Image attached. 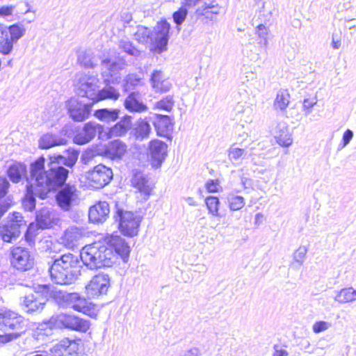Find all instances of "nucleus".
I'll use <instances>...</instances> for the list:
<instances>
[{"label":"nucleus","mask_w":356,"mask_h":356,"mask_svg":"<svg viewBox=\"0 0 356 356\" xmlns=\"http://www.w3.org/2000/svg\"><path fill=\"white\" fill-rule=\"evenodd\" d=\"M45 159H38L31 166V175L35 179L34 184L27 186L23 202L25 207L33 209L35 207V197L45 199L50 192L57 190L67 179L69 171L63 166L44 170Z\"/></svg>","instance_id":"1"},{"label":"nucleus","mask_w":356,"mask_h":356,"mask_svg":"<svg viewBox=\"0 0 356 356\" xmlns=\"http://www.w3.org/2000/svg\"><path fill=\"white\" fill-rule=\"evenodd\" d=\"M28 330L27 320L15 310L0 309V343H7L17 339Z\"/></svg>","instance_id":"2"},{"label":"nucleus","mask_w":356,"mask_h":356,"mask_svg":"<svg viewBox=\"0 0 356 356\" xmlns=\"http://www.w3.org/2000/svg\"><path fill=\"white\" fill-rule=\"evenodd\" d=\"M80 256L83 264L90 268L110 267L117 258L106 237L102 240L85 245Z\"/></svg>","instance_id":"3"},{"label":"nucleus","mask_w":356,"mask_h":356,"mask_svg":"<svg viewBox=\"0 0 356 356\" xmlns=\"http://www.w3.org/2000/svg\"><path fill=\"white\" fill-rule=\"evenodd\" d=\"M51 279L58 284H70L79 274V261L71 253L62 254L56 259L49 268Z\"/></svg>","instance_id":"4"},{"label":"nucleus","mask_w":356,"mask_h":356,"mask_svg":"<svg viewBox=\"0 0 356 356\" xmlns=\"http://www.w3.org/2000/svg\"><path fill=\"white\" fill-rule=\"evenodd\" d=\"M58 297H60V293H58L51 286L42 285L33 293L23 297L22 306L26 314H35L40 313L43 310L49 300L54 299L58 301Z\"/></svg>","instance_id":"5"},{"label":"nucleus","mask_w":356,"mask_h":356,"mask_svg":"<svg viewBox=\"0 0 356 356\" xmlns=\"http://www.w3.org/2000/svg\"><path fill=\"white\" fill-rule=\"evenodd\" d=\"M45 324L50 329H67L82 333L86 332L90 327L89 321L67 313L53 315Z\"/></svg>","instance_id":"6"},{"label":"nucleus","mask_w":356,"mask_h":356,"mask_svg":"<svg viewBox=\"0 0 356 356\" xmlns=\"http://www.w3.org/2000/svg\"><path fill=\"white\" fill-rule=\"evenodd\" d=\"M8 259L11 267L19 272L30 270L35 264L34 257L29 250L21 245L10 248Z\"/></svg>","instance_id":"7"},{"label":"nucleus","mask_w":356,"mask_h":356,"mask_svg":"<svg viewBox=\"0 0 356 356\" xmlns=\"http://www.w3.org/2000/svg\"><path fill=\"white\" fill-rule=\"evenodd\" d=\"M22 215L17 211L11 213L5 223L0 224V237L6 243H12L21 234V228L26 226Z\"/></svg>","instance_id":"8"},{"label":"nucleus","mask_w":356,"mask_h":356,"mask_svg":"<svg viewBox=\"0 0 356 356\" xmlns=\"http://www.w3.org/2000/svg\"><path fill=\"white\" fill-rule=\"evenodd\" d=\"M24 28L18 24L5 26L0 24V53L3 55L9 54L13 48V44L24 34Z\"/></svg>","instance_id":"9"},{"label":"nucleus","mask_w":356,"mask_h":356,"mask_svg":"<svg viewBox=\"0 0 356 356\" xmlns=\"http://www.w3.org/2000/svg\"><path fill=\"white\" fill-rule=\"evenodd\" d=\"M170 29V24L165 19H161L156 23L154 29V38L150 41V51L160 54L168 50Z\"/></svg>","instance_id":"10"},{"label":"nucleus","mask_w":356,"mask_h":356,"mask_svg":"<svg viewBox=\"0 0 356 356\" xmlns=\"http://www.w3.org/2000/svg\"><path fill=\"white\" fill-rule=\"evenodd\" d=\"M60 293V297L58 299H63L67 303L71 305L72 308L79 313H82L91 318H96L97 316V309L96 305L88 301L86 298L81 296L79 293H63L61 291H57Z\"/></svg>","instance_id":"11"},{"label":"nucleus","mask_w":356,"mask_h":356,"mask_svg":"<svg viewBox=\"0 0 356 356\" xmlns=\"http://www.w3.org/2000/svg\"><path fill=\"white\" fill-rule=\"evenodd\" d=\"M119 230L124 236L133 237L138 234L142 218L136 213L118 209Z\"/></svg>","instance_id":"12"},{"label":"nucleus","mask_w":356,"mask_h":356,"mask_svg":"<svg viewBox=\"0 0 356 356\" xmlns=\"http://www.w3.org/2000/svg\"><path fill=\"white\" fill-rule=\"evenodd\" d=\"M113 177V170L111 168L98 164L88 172L87 182L89 186L99 189L109 184Z\"/></svg>","instance_id":"13"},{"label":"nucleus","mask_w":356,"mask_h":356,"mask_svg":"<svg viewBox=\"0 0 356 356\" xmlns=\"http://www.w3.org/2000/svg\"><path fill=\"white\" fill-rule=\"evenodd\" d=\"M65 182L59 186L55 198L57 204L63 210L69 211L79 200L80 192L74 184Z\"/></svg>","instance_id":"14"},{"label":"nucleus","mask_w":356,"mask_h":356,"mask_svg":"<svg viewBox=\"0 0 356 356\" xmlns=\"http://www.w3.org/2000/svg\"><path fill=\"white\" fill-rule=\"evenodd\" d=\"M111 286L108 274L103 273L94 275L86 286V294L90 298H98L106 295Z\"/></svg>","instance_id":"15"},{"label":"nucleus","mask_w":356,"mask_h":356,"mask_svg":"<svg viewBox=\"0 0 356 356\" xmlns=\"http://www.w3.org/2000/svg\"><path fill=\"white\" fill-rule=\"evenodd\" d=\"M80 338H63L50 348L51 356H81L79 353Z\"/></svg>","instance_id":"16"},{"label":"nucleus","mask_w":356,"mask_h":356,"mask_svg":"<svg viewBox=\"0 0 356 356\" xmlns=\"http://www.w3.org/2000/svg\"><path fill=\"white\" fill-rule=\"evenodd\" d=\"M168 145L165 143L154 139L148 144L149 161L154 168H159L167 156Z\"/></svg>","instance_id":"17"},{"label":"nucleus","mask_w":356,"mask_h":356,"mask_svg":"<svg viewBox=\"0 0 356 356\" xmlns=\"http://www.w3.org/2000/svg\"><path fill=\"white\" fill-rule=\"evenodd\" d=\"M127 145L120 139H115L104 145L99 154L111 161H119L128 153Z\"/></svg>","instance_id":"18"},{"label":"nucleus","mask_w":356,"mask_h":356,"mask_svg":"<svg viewBox=\"0 0 356 356\" xmlns=\"http://www.w3.org/2000/svg\"><path fill=\"white\" fill-rule=\"evenodd\" d=\"M67 106L68 114L74 122H83L89 118L92 105L71 98L67 102Z\"/></svg>","instance_id":"19"},{"label":"nucleus","mask_w":356,"mask_h":356,"mask_svg":"<svg viewBox=\"0 0 356 356\" xmlns=\"http://www.w3.org/2000/svg\"><path fill=\"white\" fill-rule=\"evenodd\" d=\"M131 186L138 194V198L141 200H147L152 194L153 186L149 182L147 178L140 172L135 173L131 180Z\"/></svg>","instance_id":"20"},{"label":"nucleus","mask_w":356,"mask_h":356,"mask_svg":"<svg viewBox=\"0 0 356 356\" xmlns=\"http://www.w3.org/2000/svg\"><path fill=\"white\" fill-rule=\"evenodd\" d=\"M85 234L82 229L76 227L67 228L61 236L62 244L69 250H74L83 244Z\"/></svg>","instance_id":"21"},{"label":"nucleus","mask_w":356,"mask_h":356,"mask_svg":"<svg viewBox=\"0 0 356 356\" xmlns=\"http://www.w3.org/2000/svg\"><path fill=\"white\" fill-rule=\"evenodd\" d=\"M154 126L158 136L169 138L173 131L172 119L166 115L156 114Z\"/></svg>","instance_id":"22"},{"label":"nucleus","mask_w":356,"mask_h":356,"mask_svg":"<svg viewBox=\"0 0 356 356\" xmlns=\"http://www.w3.org/2000/svg\"><path fill=\"white\" fill-rule=\"evenodd\" d=\"M110 247L115 252V256H120L123 259L129 257L130 248L127 243L120 236L117 234H111L105 236Z\"/></svg>","instance_id":"23"},{"label":"nucleus","mask_w":356,"mask_h":356,"mask_svg":"<svg viewBox=\"0 0 356 356\" xmlns=\"http://www.w3.org/2000/svg\"><path fill=\"white\" fill-rule=\"evenodd\" d=\"M132 127V118L124 115L117 123L112 126L108 132V138L124 136Z\"/></svg>","instance_id":"24"},{"label":"nucleus","mask_w":356,"mask_h":356,"mask_svg":"<svg viewBox=\"0 0 356 356\" xmlns=\"http://www.w3.org/2000/svg\"><path fill=\"white\" fill-rule=\"evenodd\" d=\"M109 212L108 204L106 202H99L90 208L88 217L92 222H102L107 219Z\"/></svg>","instance_id":"25"},{"label":"nucleus","mask_w":356,"mask_h":356,"mask_svg":"<svg viewBox=\"0 0 356 356\" xmlns=\"http://www.w3.org/2000/svg\"><path fill=\"white\" fill-rule=\"evenodd\" d=\"M150 80L152 86L156 92L165 93L172 88L169 79L165 77L161 70H154Z\"/></svg>","instance_id":"26"},{"label":"nucleus","mask_w":356,"mask_h":356,"mask_svg":"<svg viewBox=\"0 0 356 356\" xmlns=\"http://www.w3.org/2000/svg\"><path fill=\"white\" fill-rule=\"evenodd\" d=\"M273 134L277 143L283 147H289L293 139L289 134L288 127L284 122H277L276 127L273 129Z\"/></svg>","instance_id":"27"},{"label":"nucleus","mask_w":356,"mask_h":356,"mask_svg":"<svg viewBox=\"0 0 356 356\" xmlns=\"http://www.w3.org/2000/svg\"><path fill=\"white\" fill-rule=\"evenodd\" d=\"M97 125L95 122H88L84 124L81 131L77 133L74 142L78 145H83L90 141L96 135Z\"/></svg>","instance_id":"28"},{"label":"nucleus","mask_w":356,"mask_h":356,"mask_svg":"<svg viewBox=\"0 0 356 356\" xmlns=\"http://www.w3.org/2000/svg\"><path fill=\"white\" fill-rule=\"evenodd\" d=\"M97 87L95 84L88 81H80L78 83L77 94L81 97H86L91 101L90 104H95Z\"/></svg>","instance_id":"29"},{"label":"nucleus","mask_w":356,"mask_h":356,"mask_svg":"<svg viewBox=\"0 0 356 356\" xmlns=\"http://www.w3.org/2000/svg\"><path fill=\"white\" fill-rule=\"evenodd\" d=\"M151 126L147 118H139L132 130V134L136 140H143L149 137Z\"/></svg>","instance_id":"30"},{"label":"nucleus","mask_w":356,"mask_h":356,"mask_svg":"<svg viewBox=\"0 0 356 356\" xmlns=\"http://www.w3.org/2000/svg\"><path fill=\"white\" fill-rule=\"evenodd\" d=\"M124 105L130 112L142 113L147 109V106L140 101L138 94L135 92L129 95Z\"/></svg>","instance_id":"31"},{"label":"nucleus","mask_w":356,"mask_h":356,"mask_svg":"<svg viewBox=\"0 0 356 356\" xmlns=\"http://www.w3.org/2000/svg\"><path fill=\"white\" fill-rule=\"evenodd\" d=\"M152 32L150 29L143 25H138L136 32L134 33L135 40L141 44L150 43Z\"/></svg>","instance_id":"32"},{"label":"nucleus","mask_w":356,"mask_h":356,"mask_svg":"<svg viewBox=\"0 0 356 356\" xmlns=\"http://www.w3.org/2000/svg\"><path fill=\"white\" fill-rule=\"evenodd\" d=\"M334 300L341 304L352 302L356 300V290L353 287L342 289L337 292Z\"/></svg>","instance_id":"33"},{"label":"nucleus","mask_w":356,"mask_h":356,"mask_svg":"<svg viewBox=\"0 0 356 356\" xmlns=\"http://www.w3.org/2000/svg\"><path fill=\"white\" fill-rule=\"evenodd\" d=\"M120 114L118 109L108 110L107 108H101L95 111V116L102 121L114 122Z\"/></svg>","instance_id":"34"},{"label":"nucleus","mask_w":356,"mask_h":356,"mask_svg":"<svg viewBox=\"0 0 356 356\" xmlns=\"http://www.w3.org/2000/svg\"><path fill=\"white\" fill-rule=\"evenodd\" d=\"M175 105L173 95H167L157 101L154 105V109L170 112Z\"/></svg>","instance_id":"35"},{"label":"nucleus","mask_w":356,"mask_h":356,"mask_svg":"<svg viewBox=\"0 0 356 356\" xmlns=\"http://www.w3.org/2000/svg\"><path fill=\"white\" fill-rule=\"evenodd\" d=\"M289 104V95L286 91L280 90L277 93L273 106L275 109L284 111Z\"/></svg>","instance_id":"36"},{"label":"nucleus","mask_w":356,"mask_h":356,"mask_svg":"<svg viewBox=\"0 0 356 356\" xmlns=\"http://www.w3.org/2000/svg\"><path fill=\"white\" fill-rule=\"evenodd\" d=\"M119 97L120 94L115 89L112 88H104L97 91L95 104L105 99L117 100Z\"/></svg>","instance_id":"37"},{"label":"nucleus","mask_w":356,"mask_h":356,"mask_svg":"<svg viewBox=\"0 0 356 356\" xmlns=\"http://www.w3.org/2000/svg\"><path fill=\"white\" fill-rule=\"evenodd\" d=\"M60 140H56L52 134H47L43 135L39 141V147L42 149H47L54 146L63 145Z\"/></svg>","instance_id":"38"},{"label":"nucleus","mask_w":356,"mask_h":356,"mask_svg":"<svg viewBox=\"0 0 356 356\" xmlns=\"http://www.w3.org/2000/svg\"><path fill=\"white\" fill-rule=\"evenodd\" d=\"M187 8H189L184 5V2L183 1L179 9L173 13V21L177 25H181L186 19L188 15Z\"/></svg>","instance_id":"39"},{"label":"nucleus","mask_w":356,"mask_h":356,"mask_svg":"<svg viewBox=\"0 0 356 356\" xmlns=\"http://www.w3.org/2000/svg\"><path fill=\"white\" fill-rule=\"evenodd\" d=\"M307 249L305 246H300L293 253V261L291 264L293 266L295 264H298L299 266H302L305 260Z\"/></svg>","instance_id":"40"},{"label":"nucleus","mask_w":356,"mask_h":356,"mask_svg":"<svg viewBox=\"0 0 356 356\" xmlns=\"http://www.w3.org/2000/svg\"><path fill=\"white\" fill-rule=\"evenodd\" d=\"M229 209L232 211H238L245 205V200L242 196L236 195L228 197Z\"/></svg>","instance_id":"41"},{"label":"nucleus","mask_w":356,"mask_h":356,"mask_svg":"<svg viewBox=\"0 0 356 356\" xmlns=\"http://www.w3.org/2000/svg\"><path fill=\"white\" fill-rule=\"evenodd\" d=\"M119 47L123 52L131 56L136 55L138 53L136 46L130 41L121 40Z\"/></svg>","instance_id":"42"},{"label":"nucleus","mask_w":356,"mask_h":356,"mask_svg":"<svg viewBox=\"0 0 356 356\" xmlns=\"http://www.w3.org/2000/svg\"><path fill=\"white\" fill-rule=\"evenodd\" d=\"M206 204L210 213L213 215L218 214L220 202L217 197L213 196L208 197L206 199Z\"/></svg>","instance_id":"43"},{"label":"nucleus","mask_w":356,"mask_h":356,"mask_svg":"<svg viewBox=\"0 0 356 356\" xmlns=\"http://www.w3.org/2000/svg\"><path fill=\"white\" fill-rule=\"evenodd\" d=\"M245 153V149L243 148L235 147L233 145L229 150V158L232 162H238Z\"/></svg>","instance_id":"44"},{"label":"nucleus","mask_w":356,"mask_h":356,"mask_svg":"<svg viewBox=\"0 0 356 356\" xmlns=\"http://www.w3.org/2000/svg\"><path fill=\"white\" fill-rule=\"evenodd\" d=\"M197 13L202 15H207L209 13L218 14L220 13V6L217 4H204L202 8L197 10Z\"/></svg>","instance_id":"45"},{"label":"nucleus","mask_w":356,"mask_h":356,"mask_svg":"<svg viewBox=\"0 0 356 356\" xmlns=\"http://www.w3.org/2000/svg\"><path fill=\"white\" fill-rule=\"evenodd\" d=\"M256 33L258 35L259 38L261 39L259 43H263L264 45H266L268 43L267 35H268V29L267 27L260 24L257 26Z\"/></svg>","instance_id":"46"},{"label":"nucleus","mask_w":356,"mask_h":356,"mask_svg":"<svg viewBox=\"0 0 356 356\" xmlns=\"http://www.w3.org/2000/svg\"><path fill=\"white\" fill-rule=\"evenodd\" d=\"M79 157V153L76 151L68 152V155L63 164L67 167L72 168L76 163Z\"/></svg>","instance_id":"47"},{"label":"nucleus","mask_w":356,"mask_h":356,"mask_svg":"<svg viewBox=\"0 0 356 356\" xmlns=\"http://www.w3.org/2000/svg\"><path fill=\"white\" fill-rule=\"evenodd\" d=\"M354 136L353 131L349 129H346L343 134L341 143L339 144V149H343L346 147Z\"/></svg>","instance_id":"48"},{"label":"nucleus","mask_w":356,"mask_h":356,"mask_svg":"<svg viewBox=\"0 0 356 356\" xmlns=\"http://www.w3.org/2000/svg\"><path fill=\"white\" fill-rule=\"evenodd\" d=\"M317 103V99L316 97H314L312 99H304L302 102V106H303V111H305V115H309L311 111L313 106L316 104Z\"/></svg>","instance_id":"49"},{"label":"nucleus","mask_w":356,"mask_h":356,"mask_svg":"<svg viewBox=\"0 0 356 356\" xmlns=\"http://www.w3.org/2000/svg\"><path fill=\"white\" fill-rule=\"evenodd\" d=\"M330 326V324L325 321H317L313 325V331L315 333H320L327 330Z\"/></svg>","instance_id":"50"},{"label":"nucleus","mask_w":356,"mask_h":356,"mask_svg":"<svg viewBox=\"0 0 356 356\" xmlns=\"http://www.w3.org/2000/svg\"><path fill=\"white\" fill-rule=\"evenodd\" d=\"M8 174L10 180L14 182H17L21 178V174L16 166H10L8 168Z\"/></svg>","instance_id":"51"},{"label":"nucleus","mask_w":356,"mask_h":356,"mask_svg":"<svg viewBox=\"0 0 356 356\" xmlns=\"http://www.w3.org/2000/svg\"><path fill=\"white\" fill-rule=\"evenodd\" d=\"M9 186V183L6 178L0 177V197L6 195Z\"/></svg>","instance_id":"52"},{"label":"nucleus","mask_w":356,"mask_h":356,"mask_svg":"<svg viewBox=\"0 0 356 356\" xmlns=\"http://www.w3.org/2000/svg\"><path fill=\"white\" fill-rule=\"evenodd\" d=\"M14 8L15 7L11 5L1 6L0 7V16L3 17L10 16L13 13Z\"/></svg>","instance_id":"53"},{"label":"nucleus","mask_w":356,"mask_h":356,"mask_svg":"<svg viewBox=\"0 0 356 356\" xmlns=\"http://www.w3.org/2000/svg\"><path fill=\"white\" fill-rule=\"evenodd\" d=\"M50 221L51 220L49 218H48L47 220L46 218L43 219V216L42 214H38L36 216V222L40 227H48L49 225L50 224Z\"/></svg>","instance_id":"54"},{"label":"nucleus","mask_w":356,"mask_h":356,"mask_svg":"<svg viewBox=\"0 0 356 356\" xmlns=\"http://www.w3.org/2000/svg\"><path fill=\"white\" fill-rule=\"evenodd\" d=\"M332 47L334 49H338L341 45V37L337 33H333L332 36Z\"/></svg>","instance_id":"55"},{"label":"nucleus","mask_w":356,"mask_h":356,"mask_svg":"<svg viewBox=\"0 0 356 356\" xmlns=\"http://www.w3.org/2000/svg\"><path fill=\"white\" fill-rule=\"evenodd\" d=\"M219 183L218 181L211 180L206 184V188L209 193H215L218 191Z\"/></svg>","instance_id":"56"},{"label":"nucleus","mask_w":356,"mask_h":356,"mask_svg":"<svg viewBox=\"0 0 356 356\" xmlns=\"http://www.w3.org/2000/svg\"><path fill=\"white\" fill-rule=\"evenodd\" d=\"M275 352L273 353V356H287L288 353L286 350L279 349V346H274Z\"/></svg>","instance_id":"57"},{"label":"nucleus","mask_w":356,"mask_h":356,"mask_svg":"<svg viewBox=\"0 0 356 356\" xmlns=\"http://www.w3.org/2000/svg\"><path fill=\"white\" fill-rule=\"evenodd\" d=\"M10 207L9 204H0V214L1 217L8 210Z\"/></svg>","instance_id":"58"},{"label":"nucleus","mask_w":356,"mask_h":356,"mask_svg":"<svg viewBox=\"0 0 356 356\" xmlns=\"http://www.w3.org/2000/svg\"><path fill=\"white\" fill-rule=\"evenodd\" d=\"M198 351L196 348H193L188 350L186 353H184L183 356H197Z\"/></svg>","instance_id":"59"},{"label":"nucleus","mask_w":356,"mask_h":356,"mask_svg":"<svg viewBox=\"0 0 356 356\" xmlns=\"http://www.w3.org/2000/svg\"><path fill=\"white\" fill-rule=\"evenodd\" d=\"M263 218V215L260 213H257L255 216V223L259 222Z\"/></svg>","instance_id":"60"},{"label":"nucleus","mask_w":356,"mask_h":356,"mask_svg":"<svg viewBox=\"0 0 356 356\" xmlns=\"http://www.w3.org/2000/svg\"><path fill=\"white\" fill-rule=\"evenodd\" d=\"M255 1H257V2H259V1H260L261 0H255Z\"/></svg>","instance_id":"61"}]
</instances>
